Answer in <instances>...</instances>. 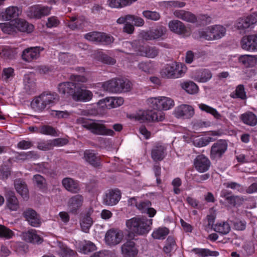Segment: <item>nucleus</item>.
I'll use <instances>...</instances> for the list:
<instances>
[{
  "instance_id": "obj_34",
  "label": "nucleus",
  "mask_w": 257,
  "mask_h": 257,
  "mask_svg": "<svg viewBox=\"0 0 257 257\" xmlns=\"http://www.w3.org/2000/svg\"><path fill=\"white\" fill-rule=\"evenodd\" d=\"M25 240L32 243L41 244L43 241V239L38 235L36 231H29L24 234Z\"/></svg>"
},
{
  "instance_id": "obj_3",
  "label": "nucleus",
  "mask_w": 257,
  "mask_h": 257,
  "mask_svg": "<svg viewBox=\"0 0 257 257\" xmlns=\"http://www.w3.org/2000/svg\"><path fill=\"white\" fill-rule=\"evenodd\" d=\"M132 83L127 79L114 78L104 82V90L112 93L128 92L132 88Z\"/></svg>"
},
{
  "instance_id": "obj_23",
  "label": "nucleus",
  "mask_w": 257,
  "mask_h": 257,
  "mask_svg": "<svg viewBox=\"0 0 257 257\" xmlns=\"http://www.w3.org/2000/svg\"><path fill=\"white\" fill-rule=\"evenodd\" d=\"M175 114L178 118H189L194 114V110L190 105L182 104L176 108Z\"/></svg>"
},
{
  "instance_id": "obj_47",
  "label": "nucleus",
  "mask_w": 257,
  "mask_h": 257,
  "mask_svg": "<svg viewBox=\"0 0 257 257\" xmlns=\"http://www.w3.org/2000/svg\"><path fill=\"white\" fill-rule=\"evenodd\" d=\"M215 218L216 214L214 212L211 213L207 215L206 218L203 220L204 227L205 230L213 229Z\"/></svg>"
},
{
  "instance_id": "obj_41",
  "label": "nucleus",
  "mask_w": 257,
  "mask_h": 257,
  "mask_svg": "<svg viewBox=\"0 0 257 257\" xmlns=\"http://www.w3.org/2000/svg\"><path fill=\"white\" fill-rule=\"evenodd\" d=\"M192 251L202 257L217 256L219 252L217 251H211L207 248H193Z\"/></svg>"
},
{
  "instance_id": "obj_53",
  "label": "nucleus",
  "mask_w": 257,
  "mask_h": 257,
  "mask_svg": "<svg viewBox=\"0 0 257 257\" xmlns=\"http://www.w3.org/2000/svg\"><path fill=\"white\" fill-rule=\"evenodd\" d=\"M34 184L40 189H44L46 186V180L41 175L39 174L35 175L33 177Z\"/></svg>"
},
{
  "instance_id": "obj_24",
  "label": "nucleus",
  "mask_w": 257,
  "mask_h": 257,
  "mask_svg": "<svg viewBox=\"0 0 257 257\" xmlns=\"http://www.w3.org/2000/svg\"><path fill=\"white\" fill-rule=\"evenodd\" d=\"M159 53V49L155 46H142L139 47L137 54L143 57L154 58Z\"/></svg>"
},
{
  "instance_id": "obj_32",
  "label": "nucleus",
  "mask_w": 257,
  "mask_h": 257,
  "mask_svg": "<svg viewBox=\"0 0 257 257\" xmlns=\"http://www.w3.org/2000/svg\"><path fill=\"white\" fill-rule=\"evenodd\" d=\"M150 30L154 40L163 39L167 31V28L163 25L158 26Z\"/></svg>"
},
{
  "instance_id": "obj_29",
  "label": "nucleus",
  "mask_w": 257,
  "mask_h": 257,
  "mask_svg": "<svg viewBox=\"0 0 257 257\" xmlns=\"http://www.w3.org/2000/svg\"><path fill=\"white\" fill-rule=\"evenodd\" d=\"M213 229L220 234L226 235L230 231L231 226L228 221H223L217 222L215 224Z\"/></svg>"
},
{
  "instance_id": "obj_8",
  "label": "nucleus",
  "mask_w": 257,
  "mask_h": 257,
  "mask_svg": "<svg viewBox=\"0 0 257 257\" xmlns=\"http://www.w3.org/2000/svg\"><path fill=\"white\" fill-rule=\"evenodd\" d=\"M257 22V12L250 15L238 18L235 23V27L239 30H245Z\"/></svg>"
},
{
  "instance_id": "obj_42",
  "label": "nucleus",
  "mask_w": 257,
  "mask_h": 257,
  "mask_svg": "<svg viewBox=\"0 0 257 257\" xmlns=\"http://www.w3.org/2000/svg\"><path fill=\"white\" fill-rule=\"evenodd\" d=\"M182 88L188 93L190 94H196L198 91V86L193 81H187L181 84Z\"/></svg>"
},
{
  "instance_id": "obj_17",
  "label": "nucleus",
  "mask_w": 257,
  "mask_h": 257,
  "mask_svg": "<svg viewBox=\"0 0 257 257\" xmlns=\"http://www.w3.org/2000/svg\"><path fill=\"white\" fill-rule=\"evenodd\" d=\"M211 162L209 159L203 155H198L194 160V166L200 173L207 171L210 167Z\"/></svg>"
},
{
  "instance_id": "obj_2",
  "label": "nucleus",
  "mask_w": 257,
  "mask_h": 257,
  "mask_svg": "<svg viewBox=\"0 0 257 257\" xmlns=\"http://www.w3.org/2000/svg\"><path fill=\"white\" fill-rule=\"evenodd\" d=\"M78 121L83 127L95 135L114 136L115 133L111 129L107 128L102 123L103 120H89L84 118H79Z\"/></svg>"
},
{
  "instance_id": "obj_43",
  "label": "nucleus",
  "mask_w": 257,
  "mask_h": 257,
  "mask_svg": "<svg viewBox=\"0 0 257 257\" xmlns=\"http://www.w3.org/2000/svg\"><path fill=\"white\" fill-rule=\"evenodd\" d=\"M173 67H176L174 68V71L173 72V78L181 77L185 73L187 70L185 65L177 62H173Z\"/></svg>"
},
{
  "instance_id": "obj_51",
  "label": "nucleus",
  "mask_w": 257,
  "mask_h": 257,
  "mask_svg": "<svg viewBox=\"0 0 257 257\" xmlns=\"http://www.w3.org/2000/svg\"><path fill=\"white\" fill-rule=\"evenodd\" d=\"M174 68L173 67V62L171 64H167L161 71L162 77L165 78H173Z\"/></svg>"
},
{
  "instance_id": "obj_44",
  "label": "nucleus",
  "mask_w": 257,
  "mask_h": 257,
  "mask_svg": "<svg viewBox=\"0 0 257 257\" xmlns=\"http://www.w3.org/2000/svg\"><path fill=\"white\" fill-rule=\"evenodd\" d=\"M241 48L247 51H254L250 35L243 36L241 40Z\"/></svg>"
},
{
  "instance_id": "obj_60",
  "label": "nucleus",
  "mask_w": 257,
  "mask_h": 257,
  "mask_svg": "<svg viewBox=\"0 0 257 257\" xmlns=\"http://www.w3.org/2000/svg\"><path fill=\"white\" fill-rule=\"evenodd\" d=\"M138 68L141 71L150 73L152 70V65L150 61H143L138 64Z\"/></svg>"
},
{
  "instance_id": "obj_62",
  "label": "nucleus",
  "mask_w": 257,
  "mask_h": 257,
  "mask_svg": "<svg viewBox=\"0 0 257 257\" xmlns=\"http://www.w3.org/2000/svg\"><path fill=\"white\" fill-rule=\"evenodd\" d=\"M130 19V21L134 22V25L136 27H143L145 25V21L141 17L131 15L127 17Z\"/></svg>"
},
{
  "instance_id": "obj_57",
  "label": "nucleus",
  "mask_w": 257,
  "mask_h": 257,
  "mask_svg": "<svg viewBox=\"0 0 257 257\" xmlns=\"http://www.w3.org/2000/svg\"><path fill=\"white\" fill-rule=\"evenodd\" d=\"M15 51L10 48H4L1 52L0 56L4 59H13L15 56Z\"/></svg>"
},
{
  "instance_id": "obj_28",
  "label": "nucleus",
  "mask_w": 257,
  "mask_h": 257,
  "mask_svg": "<svg viewBox=\"0 0 257 257\" xmlns=\"http://www.w3.org/2000/svg\"><path fill=\"white\" fill-rule=\"evenodd\" d=\"M16 29L22 32L31 33L34 30V26L22 19L15 21Z\"/></svg>"
},
{
  "instance_id": "obj_40",
  "label": "nucleus",
  "mask_w": 257,
  "mask_h": 257,
  "mask_svg": "<svg viewBox=\"0 0 257 257\" xmlns=\"http://www.w3.org/2000/svg\"><path fill=\"white\" fill-rule=\"evenodd\" d=\"M199 107L202 111L212 115L215 118L217 119H221L222 115L216 110V109L204 103L199 104Z\"/></svg>"
},
{
  "instance_id": "obj_26",
  "label": "nucleus",
  "mask_w": 257,
  "mask_h": 257,
  "mask_svg": "<svg viewBox=\"0 0 257 257\" xmlns=\"http://www.w3.org/2000/svg\"><path fill=\"white\" fill-rule=\"evenodd\" d=\"M7 205L12 211H16L19 208V202L14 191H8L6 195Z\"/></svg>"
},
{
  "instance_id": "obj_45",
  "label": "nucleus",
  "mask_w": 257,
  "mask_h": 257,
  "mask_svg": "<svg viewBox=\"0 0 257 257\" xmlns=\"http://www.w3.org/2000/svg\"><path fill=\"white\" fill-rule=\"evenodd\" d=\"M142 15L147 20L155 22L159 21L161 18L160 13L157 11L145 10L143 12Z\"/></svg>"
},
{
  "instance_id": "obj_27",
  "label": "nucleus",
  "mask_w": 257,
  "mask_h": 257,
  "mask_svg": "<svg viewBox=\"0 0 257 257\" xmlns=\"http://www.w3.org/2000/svg\"><path fill=\"white\" fill-rule=\"evenodd\" d=\"M166 149L164 146L157 144L153 147L151 151V157L155 161L162 160L165 156Z\"/></svg>"
},
{
  "instance_id": "obj_56",
  "label": "nucleus",
  "mask_w": 257,
  "mask_h": 257,
  "mask_svg": "<svg viewBox=\"0 0 257 257\" xmlns=\"http://www.w3.org/2000/svg\"><path fill=\"white\" fill-rule=\"evenodd\" d=\"M105 101L108 103L107 105L111 107H116L122 105L123 99L121 97H110L106 98Z\"/></svg>"
},
{
  "instance_id": "obj_64",
  "label": "nucleus",
  "mask_w": 257,
  "mask_h": 257,
  "mask_svg": "<svg viewBox=\"0 0 257 257\" xmlns=\"http://www.w3.org/2000/svg\"><path fill=\"white\" fill-rule=\"evenodd\" d=\"M60 21L56 16H52L48 18L46 23V27L48 28L56 27L60 24Z\"/></svg>"
},
{
  "instance_id": "obj_50",
  "label": "nucleus",
  "mask_w": 257,
  "mask_h": 257,
  "mask_svg": "<svg viewBox=\"0 0 257 257\" xmlns=\"http://www.w3.org/2000/svg\"><path fill=\"white\" fill-rule=\"evenodd\" d=\"M169 229L166 227L159 228L154 231L152 235L155 239H163L168 234Z\"/></svg>"
},
{
  "instance_id": "obj_6",
  "label": "nucleus",
  "mask_w": 257,
  "mask_h": 257,
  "mask_svg": "<svg viewBox=\"0 0 257 257\" xmlns=\"http://www.w3.org/2000/svg\"><path fill=\"white\" fill-rule=\"evenodd\" d=\"M123 238L121 231L111 228L105 233L104 240L105 243L110 246H114L119 244Z\"/></svg>"
},
{
  "instance_id": "obj_10",
  "label": "nucleus",
  "mask_w": 257,
  "mask_h": 257,
  "mask_svg": "<svg viewBox=\"0 0 257 257\" xmlns=\"http://www.w3.org/2000/svg\"><path fill=\"white\" fill-rule=\"evenodd\" d=\"M84 38L89 41L108 44L112 42V38L99 32H91L84 35Z\"/></svg>"
},
{
  "instance_id": "obj_19",
  "label": "nucleus",
  "mask_w": 257,
  "mask_h": 257,
  "mask_svg": "<svg viewBox=\"0 0 257 257\" xmlns=\"http://www.w3.org/2000/svg\"><path fill=\"white\" fill-rule=\"evenodd\" d=\"M14 185L17 192L25 200L29 198V191L26 181L22 178H18L14 180Z\"/></svg>"
},
{
  "instance_id": "obj_48",
  "label": "nucleus",
  "mask_w": 257,
  "mask_h": 257,
  "mask_svg": "<svg viewBox=\"0 0 257 257\" xmlns=\"http://www.w3.org/2000/svg\"><path fill=\"white\" fill-rule=\"evenodd\" d=\"M231 97L234 98H240L242 100H245L247 97L244 90V87L243 85H238L234 91L230 95Z\"/></svg>"
},
{
  "instance_id": "obj_52",
  "label": "nucleus",
  "mask_w": 257,
  "mask_h": 257,
  "mask_svg": "<svg viewBox=\"0 0 257 257\" xmlns=\"http://www.w3.org/2000/svg\"><path fill=\"white\" fill-rule=\"evenodd\" d=\"M18 157L23 160L30 159H37L39 158V155L35 151H30L28 152H21L18 153Z\"/></svg>"
},
{
  "instance_id": "obj_36",
  "label": "nucleus",
  "mask_w": 257,
  "mask_h": 257,
  "mask_svg": "<svg viewBox=\"0 0 257 257\" xmlns=\"http://www.w3.org/2000/svg\"><path fill=\"white\" fill-rule=\"evenodd\" d=\"M240 118L244 123L250 126H254L257 123L256 115L251 112L242 114L240 116Z\"/></svg>"
},
{
  "instance_id": "obj_18",
  "label": "nucleus",
  "mask_w": 257,
  "mask_h": 257,
  "mask_svg": "<svg viewBox=\"0 0 257 257\" xmlns=\"http://www.w3.org/2000/svg\"><path fill=\"white\" fill-rule=\"evenodd\" d=\"M78 84L73 82H65L58 85V89L60 93L71 96L73 98L76 92Z\"/></svg>"
},
{
  "instance_id": "obj_4",
  "label": "nucleus",
  "mask_w": 257,
  "mask_h": 257,
  "mask_svg": "<svg viewBox=\"0 0 257 257\" xmlns=\"http://www.w3.org/2000/svg\"><path fill=\"white\" fill-rule=\"evenodd\" d=\"M149 102L150 107L160 111L170 109L174 105V101L172 98L165 96L151 98Z\"/></svg>"
},
{
  "instance_id": "obj_55",
  "label": "nucleus",
  "mask_w": 257,
  "mask_h": 257,
  "mask_svg": "<svg viewBox=\"0 0 257 257\" xmlns=\"http://www.w3.org/2000/svg\"><path fill=\"white\" fill-rule=\"evenodd\" d=\"M212 74L210 71L204 69L200 75L196 78V81L199 82L204 83L208 81L212 77Z\"/></svg>"
},
{
  "instance_id": "obj_22",
  "label": "nucleus",
  "mask_w": 257,
  "mask_h": 257,
  "mask_svg": "<svg viewBox=\"0 0 257 257\" xmlns=\"http://www.w3.org/2000/svg\"><path fill=\"white\" fill-rule=\"evenodd\" d=\"M83 200V196L81 194H76L71 197L68 202L69 212L76 214L78 209L82 206Z\"/></svg>"
},
{
  "instance_id": "obj_59",
  "label": "nucleus",
  "mask_w": 257,
  "mask_h": 257,
  "mask_svg": "<svg viewBox=\"0 0 257 257\" xmlns=\"http://www.w3.org/2000/svg\"><path fill=\"white\" fill-rule=\"evenodd\" d=\"M152 206V203L148 200L142 201L139 202L137 205V208L142 213H146L149 207Z\"/></svg>"
},
{
  "instance_id": "obj_25",
  "label": "nucleus",
  "mask_w": 257,
  "mask_h": 257,
  "mask_svg": "<svg viewBox=\"0 0 257 257\" xmlns=\"http://www.w3.org/2000/svg\"><path fill=\"white\" fill-rule=\"evenodd\" d=\"M173 14L176 18L187 22L195 23L197 22L196 16L189 11L178 10L175 11Z\"/></svg>"
},
{
  "instance_id": "obj_31",
  "label": "nucleus",
  "mask_w": 257,
  "mask_h": 257,
  "mask_svg": "<svg viewBox=\"0 0 257 257\" xmlns=\"http://www.w3.org/2000/svg\"><path fill=\"white\" fill-rule=\"evenodd\" d=\"M41 95L47 105L54 104L58 102L59 99V95L54 92L46 91L42 93Z\"/></svg>"
},
{
  "instance_id": "obj_7",
  "label": "nucleus",
  "mask_w": 257,
  "mask_h": 257,
  "mask_svg": "<svg viewBox=\"0 0 257 257\" xmlns=\"http://www.w3.org/2000/svg\"><path fill=\"white\" fill-rule=\"evenodd\" d=\"M22 215L28 224L34 227H40L42 224L40 215L32 208L26 209L22 213Z\"/></svg>"
},
{
  "instance_id": "obj_11",
  "label": "nucleus",
  "mask_w": 257,
  "mask_h": 257,
  "mask_svg": "<svg viewBox=\"0 0 257 257\" xmlns=\"http://www.w3.org/2000/svg\"><path fill=\"white\" fill-rule=\"evenodd\" d=\"M133 239L129 238L121 245V253L123 257H136L139 251Z\"/></svg>"
},
{
  "instance_id": "obj_49",
  "label": "nucleus",
  "mask_w": 257,
  "mask_h": 257,
  "mask_svg": "<svg viewBox=\"0 0 257 257\" xmlns=\"http://www.w3.org/2000/svg\"><path fill=\"white\" fill-rule=\"evenodd\" d=\"M92 219L89 215H85L80 220L82 230L85 232H88L92 224Z\"/></svg>"
},
{
  "instance_id": "obj_14",
  "label": "nucleus",
  "mask_w": 257,
  "mask_h": 257,
  "mask_svg": "<svg viewBox=\"0 0 257 257\" xmlns=\"http://www.w3.org/2000/svg\"><path fill=\"white\" fill-rule=\"evenodd\" d=\"M143 121H162L165 119V113L162 111L148 110L140 116Z\"/></svg>"
},
{
  "instance_id": "obj_5",
  "label": "nucleus",
  "mask_w": 257,
  "mask_h": 257,
  "mask_svg": "<svg viewBox=\"0 0 257 257\" xmlns=\"http://www.w3.org/2000/svg\"><path fill=\"white\" fill-rule=\"evenodd\" d=\"M52 8L48 6L35 5L28 8L27 15L31 19H40L43 17L48 16Z\"/></svg>"
},
{
  "instance_id": "obj_39",
  "label": "nucleus",
  "mask_w": 257,
  "mask_h": 257,
  "mask_svg": "<svg viewBox=\"0 0 257 257\" xmlns=\"http://www.w3.org/2000/svg\"><path fill=\"white\" fill-rule=\"evenodd\" d=\"M31 105L33 109L37 111H42L47 106L41 94L32 101Z\"/></svg>"
},
{
  "instance_id": "obj_46",
  "label": "nucleus",
  "mask_w": 257,
  "mask_h": 257,
  "mask_svg": "<svg viewBox=\"0 0 257 257\" xmlns=\"http://www.w3.org/2000/svg\"><path fill=\"white\" fill-rule=\"evenodd\" d=\"M0 28L2 31L8 34H14L16 32L15 21L11 23H5L0 24Z\"/></svg>"
},
{
  "instance_id": "obj_54",
  "label": "nucleus",
  "mask_w": 257,
  "mask_h": 257,
  "mask_svg": "<svg viewBox=\"0 0 257 257\" xmlns=\"http://www.w3.org/2000/svg\"><path fill=\"white\" fill-rule=\"evenodd\" d=\"M239 60L246 67H248L254 64L255 62V56L245 55L240 57Z\"/></svg>"
},
{
  "instance_id": "obj_16",
  "label": "nucleus",
  "mask_w": 257,
  "mask_h": 257,
  "mask_svg": "<svg viewBox=\"0 0 257 257\" xmlns=\"http://www.w3.org/2000/svg\"><path fill=\"white\" fill-rule=\"evenodd\" d=\"M169 29L172 32L183 36H188L190 35V32L186 26L180 21L173 20L169 22L168 24Z\"/></svg>"
},
{
  "instance_id": "obj_58",
  "label": "nucleus",
  "mask_w": 257,
  "mask_h": 257,
  "mask_svg": "<svg viewBox=\"0 0 257 257\" xmlns=\"http://www.w3.org/2000/svg\"><path fill=\"white\" fill-rule=\"evenodd\" d=\"M14 235L12 230L6 227L4 225H0V237H4L10 239Z\"/></svg>"
},
{
  "instance_id": "obj_37",
  "label": "nucleus",
  "mask_w": 257,
  "mask_h": 257,
  "mask_svg": "<svg viewBox=\"0 0 257 257\" xmlns=\"http://www.w3.org/2000/svg\"><path fill=\"white\" fill-rule=\"evenodd\" d=\"M176 246L177 245L174 238L171 236H169L163 247V251L168 255L171 256V252L176 248Z\"/></svg>"
},
{
  "instance_id": "obj_20",
  "label": "nucleus",
  "mask_w": 257,
  "mask_h": 257,
  "mask_svg": "<svg viewBox=\"0 0 257 257\" xmlns=\"http://www.w3.org/2000/svg\"><path fill=\"white\" fill-rule=\"evenodd\" d=\"M62 184L67 191L73 194H78L81 190L79 181L71 178H64Z\"/></svg>"
},
{
  "instance_id": "obj_12",
  "label": "nucleus",
  "mask_w": 257,
  "mask_h": 257,
  "mask_svg": "<svg viewBox=\"0 0 257 257\" xmlns=\"http://www.w3.org/2000/svg\"><path fill=\"white\" fill-rule=\"evenodd\" d=\"M43 50L44 48L40 46L27 48L23 51L22 58L25 62H31L38 59Z\"/></svg>"
},
{
  "instance_id": "obj_21",
  "label": "nucleus",
  "mask_w": 257,
  "mask_h": 257,
  "mask_svg": "<svg viewBox=\"0 0 257 257\" xmlns=\"http://www.w3.org/2000/svg\"><path fill=\"white\" fill-rule=\"evenodd\" d=\"M83 159L89 164L94 167H98L101 165V158L95 151L92 150H86L83 154Z\"/></svg>"
},
{
  "instance_id": "obj_61",
  "label": "nucleus",
  "mask_w": 257,
  "mask_h": 257,
  "mask_svg": "<svg viewBox=\"0 0 257 257\" xmlns=\"http://www.w3.org/2000/svg\"><path fill=\"white\" fill-rule=\"evenodd\" d=\"M39 133L47 135L55 136L56 132L52 126L43 125L40 128Z\"/></svg>"
},
{
  "instance_id": "obj_35",
  "label": "nucleus",
  "mask_w": 257,
  "mask_h": 257,
  "mask_svg": "<svg viewBox=\"0 0 257 257\" xmlns=\"http://www.w3.org/2000/svg\"><path fill=\"white\" fill-rule=\"evenodd\" d=\"M213 40L219 39L225 35L226 29L221 25L210 27Z\"/></svg>"
},
{
  "instance_id": "obj_63",
  "label": "nucleus",
  "mask_w": 257,
  "mask_h": 257,
  "mask_svg": "<svg viewBox=\"0 0 257 257\" xmlns=\"http://www.w3.org/2000/svg\"><path fill=\"white\" fill-rule=\"evenodd\" d=\"M199 36L201 38L206 40H213L212 34L210 27L204 31L199 32Z\"/></svg>"
},
{
  "instance_id": "obj_30",
  "label": "nucleus",
  "mask_w": 257,
  "mask_h": 257,
  "mask_svg": "<svg viewBox=\"0 0 257 257\" xmlns=\"http://www.w3.org/2000/svg\"><path fill=\"white\" fill-rule=\"evenodd\" d=\"M57 252L60 257H72L75 254V251L71 249L62 242L58 243Z\"/></svg>"
},
{
  "instance_id": "obj_13",
  "label": "nucleus",
  "mask_w": 257,
  "mask_h": 257,
  "mask_svg": "<svg viewBox=\"0 0 257 257\" xmlns=\"http://www.w3.org/2000/svg\"><path fill=\"white\" fill-rule=\"evenodd\" d=\"M121 192L118 189L109 190L103 197V204L108 206L116 204L121 198Z\"/></svg>"
},
{
  "instance_id": "obj_9",
  "label": "nucleus",
  "mask_w": 257,
  "mask_h": 257,
  "mask_svg": "<svg viewBox=\"0 0 257 257\" xmlns=\"http://www.w3.org/2000/svg\"><path fill=\"white\" fill-rule=\"evenodd\" d=\"M227 143L225 140H220L212 146L210 150V158L212 159H220L227 149Z\"/></svg>"
},
{
  "instance_id": "obj_38",
  "label": "nucleus",
  "mask_w": 257,
  "mask_h": 257,
  "mask_svg": "<svg viewBox=\"0 0 257 257\" xmlns=\"http://www.w3.org/2000/svg\"><path fill=\"white\" fill-rule=\"evenodd\" d=\"M137 0H108L109 6L113 8H120L131 5Z\"/></svg>"
},
{
  "instance_id": "obj_15",
  "label": "nucleus",
  "mask_w": 257,
  "mask_h": 257,
  "mask_svg": "<svg viewBox=\"0 0 257 257\" xmlns=\"http://www.w3.org/2000/svg\"><path fill=\"white\" fill-rule=\"evenodd\" d=\"M92 96L91 91L85 89L83 84H78L73 99L76 101L86 102L90 100Z\"/></svg>"
},
{
  "instance_id": "obj_33",
  "label": "nucleus",
  "mask_w": 257,
  "mask_h": 257,
  "mask_svg": "<svg viewBox=\"0 0 257 257\" xmlns=\"http://www.w3.org/2000/svg\"><path fill=\"white\" fill-rule=\"evenodd\" d=\"M20 14V10L17 7H10L8 8L4 14L2 15L4 19L9 21L12 19H17Z\"/></svg>"
},
{
  "instance_id": "obj_1",
  "label": "nucleus",
  "mask_w": 257,
  "mask_h": 257,
  "mask_svg": "<svg viewBox=\"0 0 257 257\" xmlns=\"http://www.w3.org/2000/svg\"><path fill=\"white\" fill-rule=\"evenodd\" d=\"M152 219L146 217H134L126 221V226L130 231L127 234L128 238H134L135 234L144 235L151 229Z\"/></svg>"
}]
</instances>
